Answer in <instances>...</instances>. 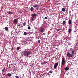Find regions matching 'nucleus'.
<instances>
[{"instance_id":"f257e3e1","label":"nucleus","mask_w":78,"mask_h":78,"mask_svg":"<svg viewBox=\"0 0 78 78\" xmlns=\"http://www.w3.org/2000/svg\"><path fill=\"white\" fill-rule=\"evenodd\" d=\"M30 54H31V52L30 51H25L23 52V55L26 57H28L29 55H30Z\"/></svg>"},{"instance_id":"f03ea898","label":"nucleus","mask_w":78,"mask_h":78,"mask_svg":"<svg viewBox=\"0 0 78 78\" xmlns=\"http://www.w3.org/2000/svg\"><path fill=\"white\" fill-rule=\"evenodd\" d=\"M74 53H75L74 51H72L71 52V54L70 53L68 52L67 53V56L69 58H71L73 56V55L74 54Z\"/></svg>"},{"instance_id":"7ed1b4c3","label":"nucleus","mask_w":78,"mask_h":78,"mask_svg":"<svg viewBox=\"0 0 78 78\" xmlns=\"http://www.w3.org/2000/svg\"><path fill=\"white\" fill-rule=\"evenodd\" d=\"M65 64V58L63 57L62 61V65H64Z\"/></svg>"},{"instance_id":"20e7f679","label":"nucleus","mask_w":78,"mask_h":78,"mask_svg":"<svg viewBox=\"0 0 78 78\" xmlns=\"http://www.w3.org/2000/svg\"><path fill=\"white\" fill-rule=\"evenodd\" d=\"M58 62L56 63L54 66V68L56 69V68H57L58 67Z\"/></svg>"},{"instance_id":"39448f33","label":"nucleus","mask_w":78,"mask_h":78,"mask_svg":"<svg viewBox=\"0 0 78 78\" xmlns=\"http://www.w3.org/2000/svg\"><path fill=\"white\" fill-rule=\"evenodd\" d=\"M36 16H37V14L36 13L32 14V17H33V18H36Z\"/></svg>"},{"instance_id":"423d86ee","label":"nucleus","mask_w":78,"mask_h":78,"mask_svg":"<svg viewBox=\"0 0 78 78\" xmlns=\"http://www.w3.org/2000/svg\"><path fill=\"white\" fill-rule=\"evenodd\" d=\"M17 22H18V21L17 20V19H15L13 20V23H17Z\"/></svg>"},{"instance_id":"0eeeda50","label":"nucleus","mask_w":78,"mask_h":78,"mask_svg":"<svg viewBox=\"0 0 78 78\" xmlns=\"http://www.w3.org/2000/svg\"><path fill=\"white\" fill-rule=\"evenodd\" d=\"M45 30H44V28L43 27H42L40 29V32H44Z\"/></svg>"},{"instance_id":"6e6552de","label":"nucleus","mask_w":78,"mask_h":78,"mask_svg":"<svg viewBox=\"0 0 78 78\" xmlns=\"http://www.w3.org/2000/svg\"><path fill=\"white\" fill-rule=\"evenodd\" d=\"M7 75L8 76H9V77H10L11 76V75H12L11 73H8L7 74Z\"/></svg>"},{"instance_id":"1a4fd4ad","label":"nucleus","mask_w":78,"mask_h":78,"mask_svg":"<svg viewBox=\"0 0 78 78\" xmlns=\"http://www.w3.org/2000/svg\"><path fill=\"white\" fill-rule=\"evenodd\" d=\"M8 14L10 15H11V14H13V12H12L9 11L8 12Z\"/></svg>"},{"instance_id":"9d476101","label":"nucleus","mask_w":78,"mask_h":78,"mask_svg":"<svg viewBox=\"0 0 78 78\" xmlns=\"http://www.w3.org/2000/svg\"><path fill=\"white\" fill-rule=\"evenodd\" d=\"M5 31H8V27H5Z\"/></svg>"},{"instance_id":"9b49d317","label":"nucleus","mask_w":78,"mask_h":78,"mask_svg":"<svg viewBox=\"0 0 78 78\" xmlns=\"http://www.w3.org/2000/svg\"><path fill=\"white\" fill-rule=\"evenodd\" d=\"M27 33L26 32H24V34L23 35H24V36H27Z\"/></svg>"},{"instance_id":"f8f14e48","label":"nucleus","mask_w":78,"mask_h":78,"mask_svg":"<svg viewBox=\"0 0 78 78\" xmlns=\"http://www.w3.org/2000/svg\"><path fill=\"white\" fill-rule=\"evenodd\" d=\"M69 25H71V20H69Z\"/></svg>"},{"instance_id":"ddd939ff","label":"nucleus","mask_w":78,"mask_h":78,"mask_svg":"<svg viewBox=\"0 0 78 78\" xmlns=\"http://www.w3.org/2000/svg\"><path fill=\"white\" fill-rule=\"evenodd\" d=\"M37 6H38V5L37 4L35 5L34 6V8H37Z\"/></svg>"},{"instance_id":"4468645a","label":"nucleus","mask_w":78,"mask_h":78,"mask_svg":"<svg viewBox=\"0 0 78 78\" xmlns=\"http://www.w3.org/2000/svg\"><path fill=\"white\" fill-rule=\"evenodd\" d=\"M66 21H63V23H62V25H65V24H66Z\"/></svg>"},{"instance_id":"2eb2a0df","label":"nucleus","mask_w":78,"mask_h":78,"mask_svg":"<svg viewBox=\"0 0 78 78\" xmlns=\"http://www.w3.org/2000/svg\"><path fill=\"white\" fill-rule=\"evenodd\" d=\"M62 11H63V12H64V11H65V8H62Z\"/></svg>"},{"instance_id":"dca6fc26","label":"nucleus","mask_w":78,"mask_h":78,"mask_svg":"<svg viewBox=\"0 0 78 78\" xmlns=\"http://www.w3.org/2000/svg\"><path fill=\"white\" fill-rule=\"evenodd\" d=\"M69 68L66 67L65 68V70H69Z\"/></svg>"},{"instance_id":"f3484780","label":"nucleus","mask_w":78,"mask_h":78,"mask_svg":"<svg viewBox=\"0 0 78 78\" xmlns=\"http://www.w3.org/2000/svg\"><path fill=\"white\" fill-rule=\"evenodd\" d=\"M5 69L4 68L2 70V73H4L5 71Z\"/></svg>"},{"instance_id":"a211bd4d","label":"nucleus","mask_w":78,"mask_h":78,"mask_svg":"<svg viewBox=\"0 0 78 78\" xmlns=\"http://www.w3.org/2000/svg\"><path fill=\"white\" fill-rule=\"evenodd\" d=\"M23 26H25V25H26V22H25L23 24Z\"/></svg>"},{"instance_id":"6ab92c4d","label":"nucleus","mask_w":78,"mask_h":78,"mask_svg":"<svg viewBox=\"0 0 78 78\" xmlns=\"http://www.w3.org/2000/svg\"><path fill=\"white\" fill-rule=\"evenodd\" d=\"M68 32L70 33L71 32V29H69V30H68Z\"/></svg>"},{"instance_id":"aec40b11","label":"nucleus","mask_w":78,"mask_h":78,"mask_svg":"<svg viewBox=\"0 0 78 78\" xmlns=\"http://www.w3.org/2000/svg\"><path fill=\"white\" fill-rule=\"evenodd\" d=\"M33 7H31L30 9V10L31 11H33Z\"/></svg>"},{"instance_id":"412c9836","label":"nucleus","mask_w":78,"mask_h":78,"mask_svg":"<svg viewBox=\"0 0 78 78\" xmlns=\"http://www.w3.org/2000/svg\"><path fill=\"white\" fill-rule=\"evenodd\" d=\"M20 48V47H18L17 48V50H19Z\"/></svg>"},{"instance_id":"4be33fe9","label":"nucleus","mask_w":78,"mask_h":78,"mask_svg":"<svg viewBox=\"0 0 78 78\" xmlns=\"http://www.w3.org/2000/svg\"><path fill=\"white\" fill-rule=\"evenodd\" d=\"M27 28L28 30H30L31 29V27L30 26L28 27Z\"/></svg>"},{"instance_id":"5701e85b","label":"nucleus","mask_w":78,"mask_h":78,"mask_svg":"<svg viewBox=\"0 0 78 78\" xmlns=\"http://www.w3.org/2000/svg\"><path fill=\"white\" fill-rule=\"evenodd\" d=\"M41 64H42V65H44V62H42L41 63Z\"/></svg>"},{"instance_id":"b1692460","label":"nucleus","mask_w":78,"mask_h":78,"mask_svg":"<svg viewBox=\"0 0 78 78\" xmlns=\"http://www.w3.org/2000/svg\"><path fill=\"white\" fill-rule=\"evenodd\" d=\"M61 30V29H57V31H60V30Z\"/></svg>"},{"instance_id":"393cba45","label":"nucleus","mask_w":78,"mask_h":78,"mask_svg":"<svg viewBox=\"0 0 78 78\" xmlns=\"http://www.w3.org/2000/svg\"><path fill=\"white\" fill-rule=\"evenodd\" d=\"M49 73H52V71H49Z\"/></svg>"},{"instance_id":"a878e982","label":"nucleus","mask_w":78,"mask_h":78,"mask_svg":"<svg viewBox=\"0 0 78 78\" xmlns=\"http://www.w3.org/2000/svg\"><path fill=\"white\" fill-rule=\"evenodd\" d=\"M44 64H47V62H45V61H44Z\"/></svg>"},{"instance_id":"bb28decb","label":"nucleus","mask_w":78,"mask_h":78,"mask_svg":"<svg viewBox=\"0 0 78 78\" xmlns=\"http://www.w3.org/2000/svg\"><path fill=\"white\" fill-rule=\"evenodd\" d=\"M37 9H37V11H38V10H39V7H37Z\"/></svg>"},{"instance_id":"cd10ccee","label":"nucleus","mask_w":78,"mask_h":78,"mask_svg":"<svg viewBox=\"0 0 78 78\" xmlns=\"http://www.w3.org/2000/svg\"><path fill=\"white\" fill-rule=\"evenodd\" d=\"M33 18H33H32L31 20H32V21H33V20H34L33 18Z\"/></svg>"},{"instance_id":"c85d7f7f","label":"nucleus","mask_w":78,"mask_h":78,"mask_svg":"<svg viewBox=\"0 0 78 78\" xmlns=\"http://www.w3.org/2000/svg\"><path fill=\"white\" fill-rule=\"evenodd\" d=\"M38 43L39 44V43H40L41 42V41H40V40H39L38 41Z\"/></svg>"},{"instance_id":"c756f323","label":"nucleus","mask_w":78,"mask_h":78,"mask_svg":"<svg viewBox=\"0 0 78 78\" xmlns=\"http://www.w3.org/2000/svg\"><path fill=\"white\" fill-rule=\"evenodd\" d=\"M16 78H19V77L18 76H15Z\"/></svg>"},{"instance_id":"7c9ffc66","label":"nucleus","mask_w":78,"mask_h":78,"mask_svg":"<svg viewBox=\"0 0 78 78\" xmlns=\"http://www.w3.org/2000/svg\"><path fill=\"white\" fill-rule=\"evenodd\" d=\"M42 35H45V33H43L42 34Z\"/></svg>"},{"instance_id":"2f4dec72","label":"nucleus","mask_w":78,"mask_h":78,"mask_svg":"<svg viewBox=\"0 0 78 78\" xmlns=\"http://www.w3.org/2000/svg\"><path fill=\"white\" fill-rule=\"evenodd\" d=\"M45 19H47V17H45L44 18Z\"/></svg>"},{"instance_id":"473e14b6","label":"nucleus","mask_w":78,"mask_h":78,"mask_svg":"<svg viewBox=\"0 0 78 78\" xmlns=\"http://www.w3.org/2000/svg\"><path fill=\"white\" fill-rule=\"evenodd\" d=\"M18 26H20V25H21V24H18Z\"/></svg>"},{"instance_id":"72a5a7b5","label":"nucleus","mask_w":78,"mask_h":78,"mask_svg":"<svg viewBox=\"0 0 78 78\" xmlns=\"http://www.w3.org/2000/svg\"><path fill=\"white\" fill-rule=\"evenodd\" d=\"M3 75H5V74H3Z\"/></svg>"},{"instance_id":"f704fd0d","label":"nucleus","mask_w":78,"mask_h":78,"mask_svg":"<svg viewBox=\"0 0 78 78\" xmlns=\"http://www.w3.org/2000/svg\"><path fill=\"white\" fill-rule=\"evenodd\" d=\"M66 0H63V1H65Z\"/></svg>"},{"instance_id":"c9c22d12","label":"nucleus","mask_w":78,"mask_h":78,"mask_svg":"<svg viewBox=\"0 0 78 78\" xmlns=\"http://www.w3.org/2000/svg\"><path fill=\"white\" fill-rule=\"evenodd\" d=\"M11 65L12 66V64H11Z\"/></svg>"},{"instance_id":"e433bc0d","label":"nucleus","mask_w":78,"mask_h":78,"mask_svg":"<svg viewBox=\"0 0 78 78\" xmlns=\"http://www.w3.org/2000/svg\"><path fill=\"white\" fill-rule=\"evenodd\" d=\"M22 24H21V25H22Z\"/></svg>"},{"instance_id":"4c0bfd02","label":"nucleus","mask_w":78,"mask_h":78,"mask_svg":"<svg viewBox=\"0 0 78 78\" xmlns=\"http://www.w3.org/2000/svg\"><path fill=\"white\" fill-rule=\"evenodd\" d=\"M22 27H23V26H22Z\"/></svg>"}]
</instances>
